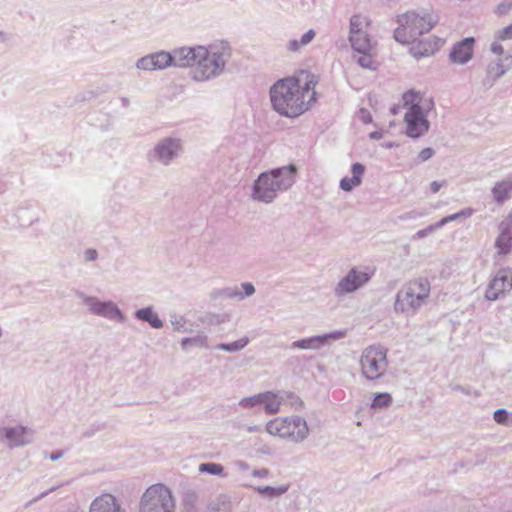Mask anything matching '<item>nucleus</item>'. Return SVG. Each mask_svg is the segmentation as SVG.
I'll list each match as a JSON object with an SVG mask.
<instances>
[{"label": "nucleus", "instance_id": "nucleus-1", "mask_svg": "<svg viewBox=\"0 0 512 512\" xmlns=\"http://www.w3.org/2000/svg\"><path fill=\"white\" fill-rule=\"evenodd\" d=\"M306 78L304 84L295 77H288L276 81L271 86L270 101L277 113L294 118L309 109L310 101L315 100L316 80L312 74H307Z\"/></svg>", "mask_w": 512, "mask_h": 512}, {"label": "nucleus", "instance_id": "nucleus-2", "mask_svg": "<svg viewBox=\"0 0 512 512\" xmlns=\"http://www.w3.org/2000/svg\"><path fill=\"white\" fill-rule=\"evenodd\" d=\"M297 167L294 164L262 172L252 186L253 200L272 203L278 193L290 189L296 181Z\"/></svg>", "mask_w": 512, "mask_h": 512}, {"label": "nucleus", "instance_id": "nucleus-3", "mask_svg": "<svg viewBox=\"0 0 512 512\" xmlns=\"http://www.w3.org/2000/svg\"><path fill=\"white\" fill-rule=\"evenodd\" d=\"M403 102L404 106H409L404 116L406 135L413 139L424 136L430 128L428 114L435 106L433 98L409 90L404 93Z\"/></svg>", "mask_w": 512, "mask_h": 512}, {"label": "nucleus", "instance_id": "nucleus-4", "mask_svg": "<svg viewBox=\"0 0 512 512\" xmlns=\"http://www.w3.org/2000/svg\"><path fill=\"white\" fill-rule=\"evenodd\" d=\"M198 60L193 70L196 81H206L219 76L231 56V48L225 42L210 45L208 48L199 46Z\"/></svg>", "mask_w": 512, "mask_h": 512}, {"label": "nucleus", "instance_id": "nucleus-5", "mask_svg": "<svg viewBox=\"0 0 512 512\" xmlns=\"http://www.w3.org/2000/svg\"><path fill=\"white\" fill-rule=\"evenodd\" d=\"M431 291L427 278H417L405 283L397 292L394 310L396 313L414 315L426 304Z\"/></svg>", "mask_w": 512, "mask_h": 512}, {"label": "nucleus", "instance_id": "nucleus-6", "mask_svg": "<svg viewBox=\"0 0 512 512\" xmlns=\"http://www.w3.org/2000/svg\"><path fill=\"white\" fill-rule=\"evenodd\" d=\"M397 22L399 26L394 31V39L399 43L408 44L429 32L437 23V19L429 13L409 11L400 15Z\"/></svg>", "mask_w": 512, "mask_h": 512}, {"label": "nucleus", "instance_id": "nucleus-7", "mask_svg": "<svg viewBox=\"0 0 512 512\" xmlns=\"http://www.w3.org/2000/svg\"><path fill=\"white\" fill-rule=\"evenodd\" d=\"M388 350L379 344H373L363 349L359 364L362 376L368 381L382 378L388 368Z\"/></svg>", "mask_w": 512, "mask_h": 512}, {"label": "nucleus", "instance_id": "nucleus-8", "mask_svg": "<svg viewBox=\"0 0 512 512\" xmlns=\"http://www.w3.org/2000/svg\"><path fill=\"white\" fill-rule=\"evenodd\" d=\"M139 512H175V499L164 484L149 486L140 499Z\"/></svg>", "mask_w": 512, "mask_h": 512}, {"label": "nucleus", "instance_id": "nucleus-9", "mask_svg": "<svg viewBox=\"0 0 512 512\" xmlns=\"http://www.w3.org/2000/svg\"><path fill=\"white\" fill-rule=\"evenodd\" d=\"M76 296L82 301L91 314L119 323L126 321V317L113 301H101L97 297L88 296L81 291H78Z\"/></svg>", "mask_w": 512, "mask_h": 512}, {"label": "nucleus", "instance_id": "nucleus-10", "mask_svg": "<svg viewBox=\"0 0 512 512\" xmlns=\"http://www.w3.org/2000/svg\"><path fill=\"white\" fill-rule=\"evenodd\" d=\"M183 152L181 140L173 137L160 139L149 153L151 161L163 166H169L180 157Z\"/></svg>", "mask_w": 512, "mask_h": 512}, {"label": "nucleus", "instance_id": "nucleus-11", "mask_svg": "<svg viewBox=\"0 0 512 512\" xmlns=\"http://www.w3.org/2000/svg\"><path fill=\"white\" fill-rule=\"evenodd\" d=\"M283 401L284 397L279 393L265 391L250 397L242 398L239 401V406L248 409L262 406L266 414L272 415L277 414L280 411Z\"/></svg>", "mask_w": 512, "mask_h": 512}, {"label": "nucleus", "instance_id": "nucleus-12", "mask_svg": "<svg viewBox=\"0 0 512 512\" xmlns=\"http://www.w3.org/2000/svg\"><path fill=\"white\" fill-rule=\"evenodd\" d=\"M371 277L372 273L358 270L356 267H353L336 284L333 290L334 295L337 298H342L347 294L353 293L367 284Z\"/></svg>", "mask_w": 512, "mask_h": 512}, {"label": "nucleus", "instance_id": "nucleus-13", "mask_svg": "<svg viewBox=\"0 0 512 512\" xmlns=\"http://www.w3.org/2000/svg\"><path fill=\"white\" fill-rule=\"evenodd\" d=\"M499 234L495 239L496 253L494 259L505 257L512 253V213L498 225Z\"/></svg>", "mask_w": 512, "mask_h": 512}, {"label": "nucleus", "instance_id": "nucleus-14", "mask_svg": "<svg viewBox=\"0 0 512 512\" xmlns=\"http://www.w3.org/2000/svg\"><path fill=\"white\" fill-rule=\"evenodd\" d=\"M512 289V274L509 268H501L491 279L486 292L485 298L495 301L500 295L509 292Z\"/></svg>", "mask_w": 512, "mask_h": 512}, {"label": "nucleus", "instance_id": "nucleus-15", "mask_svg": "<svg viewBox=\"0 0 512 512\" xmlns=\"http://www.w3.org/2000/svg\"><path fill=\"white\" fill-rule=\"evenodd\" d=\"M497 56L498 58L491 61L486 67V81L490 87L512 69V47L507 51L504 50L503 55Z\"/></svg>", "mask_w": 512, "mask_h": 512}, {"label": "nucleus", "instance_id": "nucleus-16", "mask_svg": "<svg viewBox=\"0 0 512 512\" xmlns=\"http://www.w3.org/2000/svg\"><path fill=\"white\" fill-rule=\"evenodd\" d=\"M173 66L172 52L159 51L141 57L136 62V67L144 71L163 70Z\"/></svg>", "mask_w": 512, "mask_h": 512}, {"label": "nucleus", "instance_id": "nucleus-17", "mask_svg": "<svg viewBox=\"0 0 512 512\" xmlns=\"http://www.w3.org/2000/svg\"><path fill=\"white\" fill-rule=\"evenodd\" d=\"M345 336V333L342 331H335L323 335H316L308 338H303L296 340L291 343V349H301V350H318L329 340H339Z\"/></svg>", "mask_w": 512, "mask_h": 512}, {"label": "nucleus", "instance_id": "nucleus-18", "mask_svg": "<svg viewBox=\"0 0 512 512\" xmlns=\"http://www.w3.org/2000/svg\"><path fill=\"white\" fill-rule=\"evenodd\" d=\"M286 430L283 438L294 443L303 442L309 435V428L304 418L300 416L286 417Z\"/></svg>", "mask_w": 512, "mask_h": 512}, {"label": "nucleus", "instance_id": "nucleus-19", "mask_svg": "<svg viewBox=\"0 0 512 512\" xmlns=\"http://www.w3.org/2000/svg\"><path fill=\"white\" fill-rule=\"evenodd\" d=\"M34 430L25 426L9 427L6 430V440L10 448L29 445L34 440Z\"/></svg>", "mask_w": 512, "mask_h": 512}, {"label": "nucleus", "instance_id": "nucleus-20", "mask_svg": "<svg viewBox=\"0 0 512 512\" xmlns=\"http://www.w3.org/2000/svg\"><path fill=\"white\" fill-rule=\"evenodd\" d=\"M411 43L412 45L410 47V53L414 58L419 59L433 55L440 49L444 41L441 38L431 36L427 39L419 41L415 40Z\"/></svg>", "mask_w": 512, "mask_h": 512}, {"label": "nucleus", "instance_id": "nucleus-21", "mask_svg": "<svg viewBox=\"0 0 512 512\" xmlns=\"http://www.w3.org/2000/svg\"><path fill=\"white\" fill-rule=\"evenodd\" d=\"M474 38L467 37L453 45L449 58L453 63L465 64L473 56Z\"/></svg>", "mask_w": 512, "mask_h": 512}, {"label": "nucleus", "instance_id": "nucleus-22", "mask_svg": "<svg viewBox=\"0 0 512 512\" xmlns=\"http://www.w3.org/2000/svg\"><path fill=\"white\" fill-rule=\"evenodd\" d=\"M89 512H126L115 496L103 493L90 504Z\"/></svg>", "mask_w": 512, "mask_h": 512}, {"label": "nucleus", "instance_id": "nucleus-23", "mask_svg": "<svg viewBox=\"0 0 512 512\" xmlns=\"http://www.w3.org/2000/svg\"><path fill=\"white\" fill-rule=\"evenodd\" d=\"M199 46L197 47H180L176 48L172 51L173 58V66L174 67H194L196 66V62L198 60V51Z\"/></svg>", "mask_w": 512, "mask_h": 512}, {"label": "nucleus", "instance_id": "nucleus-24", "mask_svg": "<svg viewBox=\"0 0 512 512\" xmlns=\"http://www.w3.org/2000/svg\"><path fill=\"white\" fill-rule=\"evenodd\" d=\"M365 172V166L359 162L352 164L351 173L352 177H344L340 180V188L345 192L352 191L355 187H358L362 183V177Z\"/></svg>", "mask_w": 512, "mask_h": 512}, {"label": "nucleus", "instance_id": "nucleus-25", "mask_svg": "<svg viewBox=\"0 0 512 512\" xmlns=\"http://www.w3.org/2000/svg\"><path fill=\"white\" fill-rule=\"evenodd\" d=\"M512 40V23L494 33L493 41L490 44V52L494 55H503L504 47L501 42Z\"/></svg>", "mask_w": 512, "mask_h": 512}, {"label": "nucleus", "instance_id": "nucleus-26", "mask_svg": "<svg viewBox=\"0 0 512 512\" xmlns=\"http://www.w3.org/2000/svg\"><path fill=\"white\" fill-rule=\"evenodd\" d=\"M493 199L502 204L511 197L512 193V177L497 182L491 190Z\"/></svg>", "mask_w": 512, "mask_h": 512}, {"label": "nucleus", "instance_id": "nucleus-27", "mask_svg": "<svg viewBox=\"0 0 512 512\" xmlns=\"http://www.w3.org/2000/svg\"><path fill=\"white\" fill-rule=\"evenodd\" d=\"M134 316L139 321L148 323L152 328L160 329L163 327V321L159 318L152 306L136 310Z\"/></svg>", "mask_w": 512, "mask_h": 512}, {"label": "nucleus", "instance_id": "nucleus-28", "mask_svg": "<svg viewBox=\"0 0 512 512\" xmlns=\"http://www.w3.org/2000/svg\"><path fill=\"white\" fill-rule=\"evenodd\" d=\"M349 41L356 52H370L372 49L369 36L365 31L349 35Z\"/></svg>", "mask_w": 512, "mask_h": 512}, {"label": "nucleus", "instance_id": "nucleus-29", "mask_svg": "<svg viewBox=\"0 0 512 512\" xmlns=\"http://www.w3.org/2000/svg\"><path fill=\"white\" fill-rule=\"evenodd\" d=\"M266 431L272 436H278L280 438L284 437V433H287L286 430V417H278L273 420H270L266 424Z\"/></svg>", "mask_w": 512, "mask_h": 512}, {"label": "nucleus", "instance_id": "nucleus-30", "mask_svg": "<svg viewBox=\"0 0 512 512\" xmlns=\"http://www.w3.org/2000/svg\"><path fill=\"white\" fill-rule=\"evenodd\" d=\"M208 338L204 334H198L195 337L190 338H184L181 341V347L184 350L189 349L190 347H201V348H208Z\"/></svg>", "mask_w": 512, "mask_h": 512}, {"label": "nucleus", "instance_id": "nucleus-31", "mask_svg": "<svg viewBox=\"0 0 512 512\" xmlns=\"http://www.w3.org/2000/svg\"><path fill=\"white\" fill-rule=\"evenodd\" d=\"M358 56H354V60L356 63L362 68L369 70H376L378 67V63L374 60L373 56L370 52H358Z\"/></svg>", "mask_w": 512, "mask_h": 512}, {"label": "nucleus", "instance_id": "nucleus-32", "mask_svg": "<svg viewBox=\"0 0 512 512\" xmlns=\"http://www.w3.org/2000/svg\"><path fill=\"white\" fill-rule=\"evenodd\" d=\"M249 341L248 337H242L232 343H220L215 348L226 352H237L244 349Z\"/></svg>", "mask_w": 512, "mask_h": 512}, {"label": "nucleus", "instance_id": "nucleus-33", "mask_svg": "<svg viewBox=\"0 0 512 512\" xmlns=\"http://www.w3.org/2000/svg\"><path fill=\"white\" fill-rule=\"evenodd\" d=\"M289 489V485H282L279 487H272V486H259L255 488V490L261 494L268 496L269 498H275L279 497L283 494H285Z\"/></svg>", "mask_w": 512, "mask_h": 512}, {"label": "nucleus", "instance_id": "nucleus-34", "mask_svg": "<svg viewBox=\"0 0 512 512\" xmlns=\"http://www.w3.org/2000/svg\"><path fill=\"white\" fill-rule=\"evenodd\" d=\"M392 404V396L387 393H377L371 403L372 409H384L388 408Z\"/></svg>", "mask_w": 512, "mask_h": 512}, {"label": "nucleus", "instance_id": "nucleus-35", "mask_svg": "<svg viewBox=\"0 0 512 512\" xmlns=\"http://www.w3.org/2000/svg\"><path fill=\"white\" fill-rule=\"evenodd\" d=\"M212 296L214 298H224V299H238V296L241 295V289L237 286L235 287H225L214 291Z\"/></svg>", "mask_w": 512, "mask_h": 512}, {"label": "nucleus", "instance_id": "nucleus-36", "mask_svg": "<svg viewBox=\"0 0 512 512\" xmlns=\"http://www.w3.org/2000/svg\"><path fill=\"white\" fill-rule=\"evenodd\" d=\"M199 472L210 475L225 476L224 468L221 464L214 462L202 463L199 465Z\"/></svg>", "mask_w": 512, "mask_h": 512}, {"label": "nucleus", "instance_id": "nucleus-37", "mask_svg": "<svg viewBox=\"0 0 512 512\" xmlns=\"http://www.w3.org/2000/svg\"><path fill=\"white\" fill-rule=\"evenodd\" d=\"M473 211L470 208H466L461 210L460 212L451 214L449 216L443 217L440 221L436 222L439 228H442L444 225H446L449 222L456 221L460 218H467L472 215Z\"/></svg>", "mask_w": 512, "mask_h": 512}, {"label": "nucleus", "instance_id": "nucleus-38", "mask_svg": "<svg viewBox=\"0 0 512 512\" xmlns=\"http://www.w3.org/2000/svg\"><path fill=\"white\" fill-rule=\"evenodd\" d=\"M367 24L366 19L361 15H353L350 19L349 35H355L363 31V27Z\"/></svg>", "mask_w": 512, "mask_h": 512}, {"label": "nucleus", "instance_id": "nucleus-39", "mask_svg": "<svg viewBox=\"0 0 512 512\" xmlns=\"http://www.w3.org/2000/svg\"><path fill=\"white\" fill-rule=\"evenodd\" d=\"M209 512H231V503L226 499H218L210 504Z\"/></svg>", "mask_w": 512, "mask_h": 512}, {"label": "nucleus", "instance_id": "nucleus-40", "mask_svg": "<svg viewBox=\"0 0 512 512\" xmlns=\"http://www.w3.org/2000/svg\"><path fill=\"white\" fill-rule=\"evenodd\" d=\"M437 229H440L437 223L431 224L428 227L419 230L415 235H413V240L422 239L428 236L429 234L433 233Z\"/></svg>", "mask_w": 512, "mask_h": 512}, {"label": "nucleus", "instance_id": "nucleus-41", "mask_svg": "<svg viewBox=\"0 0 512 512\" xmlns=\"http://www.w3.org/2000/svg\"><path fill=\"white\" fill-rule=\"evenodd\" d=\"M427 215L426 211H418V210H412L409 212H406L399 216V220L401 221H408V220H415L417 218L423 217Z\"/></svg>", "mask_w": 512, "mask_h": 512}, {"label": "nucleus", "instance_id": "nucleus-42", "mask_svg": "<svg viewBox=\"0 0 512 512\" xmlns=\"http://www.w3.org/2000/svg\"><path fill=\"white\" fill-rule=\"evenodd\" d=\"M434 154H435L434 149H432L430 147L422 149L417 156L416 164H420V163H423V162L429 160L430 158L433 157Z\"/></svg>", "mask_w": 512, "mask_h": 512}, {"label": "nucleus", "instance_id": "nucleus-43", "mask_svg": "<svg viewBox=\"0 0 512 512\" xmlns=\"http://www.w3.org/2000/svg\"><path fill=\"white\" fill-rule=\"evenodd\" d=\"M241 289L243 290V291H241L242 296H238V300H243L244 298L250 297L255 293V287L250 282L242 283Z\"/></svg>", "mask_w": 512, "mask_h": 512}, {"label": "nucleus", "instance_id": "nucleus-44", "mask_svg": "<svg viewBox=\"0 0 512 512\" xmlns=\"http://www.w3.org/2000/svg\"><path fill=\"white\" fill-rule=\"evenodd\" d=\"M512 10V0H503L496 8V14L503 16Z\"/></svg>", "mask_w": 512, "mask_h": 512}, {"label": "nucleus", "instance_id": "nucleus-45", "mask_svg": "<svg viewBox=\"0 0 512 512\" xmlns=\"http://www.w3.org/2000/svg\"><path fill=\"white\" fill-rule=\"evenodd\" d=\"M284 395L289 399V403L295 409H299L303 406V401L292 392H285Z\"/></svg>", "mask_w": 512, "mask_h": 512}, {"label": "nucleus", "instance_id": "nucleus-46", "mask_svg": "<svg viewBox=\"0 0 512 512\" xmlns=\"http://www.w3.org/2000/svg\"><path fill=\"white\" fill-rule=\"evenodd\" d=\"M493 418L498 424H506L508 419V412L503 408L498 409L494 412Z\"/></svg>", "mask_w": 512, "mask_h": 512}, {"label": "nucleus", "instance_id": "nucleus-47", "mask_svg": "<svg viewBox=\"0 0 512 512\" xmlns=\"http://www.w3.org/2000/svg\"><path fill=\"white\" fill-rule=\"evenodd\" d=\"M316 32L313 29L308 30L305 34L302 35L300 39V43L302 46L308 45L314 38Z\"/></svg>", "mask_w": 512, "mask_h": 512}, {"label": "nucleus", "instance_id": "nucleus-48", "mask_svg": "<svg viewBox=\"0 0 512 512\" xmlns=\"http://www.w3.org/2000/svg\"><path fill=\"white\" fill-rule=\"evenodd\" d=\"M172 325H173V328L175 331H178V332H185L186 331V328H185V321L182 317L180 318H175L174 320L171 321Z\"/></svg>", "mask_w": 512, "mask_h": 512}, {"label": "nucleus", "instance_id": "nucleus-49", "mask_svg": "<svg viewBox=\"0 0 512 512\" xmlns=\"http://www.w3.org/2000/svg\"><path fill=\"white\" fill-rule=\"evenodd\" d=\"M302 47L300 40L292 39L287 44V49L291 52H298Z\"/></svg>", "mask_w": 512, "mask_h": 512}, {"label": "nucleus", "instance_id": "nucleus-50", "mask_svg": "<svg viewBox=\"0 0 512 512\" xmlns=\"http://www.w3.org/2000/svg\"><path fill=\"white\" fill-rule=\"evenodd\" d=\"M98 257V253L95 249L89 248L84 252V258L86 261H95Z\"/></svg>", "mask_w": 512, "mask_h": 512}, {"label": "nucleus", "instance_id": "nucleus-51", "mask_svg": "<svg viewBox=\"0 0 512 512\" xmlns=\"http://www.w3.org/2000/svg\"><path fill=\"white\" fill-rule=\"evenodd\" d=\"M269 470L267 468L255 469L252 471V476L259 478H266L269 475Z\"/></svg>", "mask_w": 512, "mask_h": 512}, {"label": "nucleus", "instance_id": "nucleus-52", "mask_svg": "<svg viewBox=\"0 0 512 512\" xmlns=\"http://www.w3.org/2000/svg\"><path fill=\"white\" fill-rule=\"evenodd\" d=\"M446 185V181H433L431 184H430V189H431V192L432 193H437L441 187L445 186Z\"/></svg>", "mask_w": 512, "mask_h": 512}, {"label": "nucleus", "instance_id": "nucleus-53", "mask_svg": "<svg viewBox=\"0 0 512 512\" xmlns=\"http://www.w3.org/2000/svg\"><path fill=\"white\" fill-rule=\"evenodd\" d=\"M49 491L46 490V491H43L41 492L38 496H36L35 498L31 499L29 502H27V504L25 505L26 507H29L33 504H35L36 502H38L39 500H41L42 498L46 497L47 495H49Z\"/></svg>", "mask_w": 512, "mask_h": 512}, {"label": "nucleus", "instance_id": "nucleus-54", "mask_svg": "<svg viewBox=\"0 0 512 512\" xmlns=\"http://www.w3.org/2000/svg\"><path fill=\"white\" fill-rule=\"evenodd\" d=\"M360 114H361V119L364 123H370L372 121V116L370 115L368 110L361 109Z\"/></svg>", "mask_w": 512, "mask_h": 512}, {"label": "nucleus", "instance_id": "nucleus-55", "mask_svg": "<svg viewBox=\"0 0 512 512\" xmlns=\"http://www.w3.org/2000/svg\"><path fill=\"white\" fill-rule=\"evenodd\" d=\"M64 455V451L63 450H57V451H54L52 452L50 455H49V459L51 461H57L59 460L60 458H62Z\"/></svg>", "mask_w": 512, "mask_h": 512}, {"label": "nucleus", "instance_id": "nucleus-56", "mask_svg": "<svg viewBox=\"0 0 512 512\" xmlns=\"http://www.w3.org/2000/svg\"><path fill=\"white\" fill-rule=\"evenodd\" d=\"M11 39L10 34L0 31V43H6Z\"/></svg>", "mask_w": 512, "mask_h": 512}, {"label": "nucleus", "instance_id": "nucleus-57", "mask_svg": "<svg viewBox=\"0 0 512 512\" xmlns=\"http://www.w3.org/2000/svg\"><path fill=\"white\" fill-rule=\"evenodd\" d=\"M369 137L371 139L379 140L380 138H382V133L379 131H374L370 133Z\"/></svg>", "mask_w": 512, "mask_h": 512}, {"label": "nucleus", "instance_id": "nucleus-58", "mask_svg": "<svg viewBox=\"0 0 512 512\" xmlns=\"http://www.w3.org/2000/svg\"><path fill=\"white\" fill-rule=\"evenodd\" d=\"M96 95L92 92V91H89L87 92V96H82L79 100L81 101H85V100H89V99H92L94 98Z\"/></svg>", "mask_w": 512, "mask_h": 512}, {"label": "nucleus", "instance_id": "nucleus-59", "mask_svg": "<svg viewBox=\"0 0 512 512\" xmlns=\"http://www.w3.org/2000/svg\"><path fill=\"white\" fill-rule=\"evenodd\" d=\"M9 427H0V441L6 439V430Z\"/></svg>", "mask_w": 512, "mask_h": 512}, {"label": "nucleus", "instance_id": "nucleus-60", "mask_svg": "<svg viewBox=\"0 0 512 512\" xmlns=\"http://www.w3.org/2000/svg\"><path fill=\"white\" fill-rule=\"evenodd\" d=\"M122 105L127 107L129 105V99L126 97L121 98Z\"/></svg>", "mask_w": 512, "mask_h": 512}, {"label": "nucleus", "instance_id": "nucleus-61", "mask_svg": "<svg viewBox=\"0 0 512 512\" xmlns=\"http://www.w3.org/2000/svg\"><path fill=\"white\" fill-rule=\"evenodd\" d=\"M247 430H248V432H251V433L252 432H257L258 431V427L257 426H250V427H248Z\"/></svg>", "mask_w": 512, "mask_h": 512}, {"label": "nucleus", "instance_id": "nucleus-62", "mask_svg": "<svg viewBox=\"0 0 512 512\" xmlns=\"http://www.w3.org/2000/svg\"><path fill=\"white\" fill-rule=\"evenodd\" d=\"M455 390L461 391L463 393H467L466 389L463 386H457Z\"/></svg>", "mask_w": 512, "mask_h": 512}, {"label": "nucleus", "instance_id": "nucleus-63", "mask_svg": "<svg viewBox=\"0 0 512 512\" xmlns=\"http://www.w3.org/2000/svg\"><path fill=\"white\" fill-rule=\"evenodd\" d=\"M60 486H61V485H59V486H53V487L49 488V489H48L49 493H52V492L56 491Z\"/></svg>", "mask_w": 512, "mask_h": 512}, {"label": "nucleus", "instance_id": "nucleus-64", "mask_svg": "<svg viewBox=\"0 0 512 512\" xmlns=\"http://www.w3.org/2000/svg\"><path fill=\"white\" fill-rule=\"evenodd\" d=\"M240 466H241V468H246V467H247V464H246L245 462H242V461H241V462H240Z\"/></svg>", "mask_w": 512, "mask_h": 512}]
</instances>
